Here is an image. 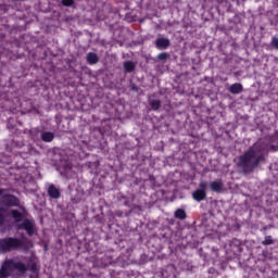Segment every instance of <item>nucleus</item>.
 Masks as SVG:
<instances>
[{
    "instance_id": "27",
    "label": "nucleus",
    "mask_w": 278,
    "mask_h": 278,
    "mask_svg": "<svg viewBox=\"0 0 278 278\" xmlns=\"http://www.w3.org/2000/svg\"><path fill=\"white\" fill-rule=\"evenodd\" d=\"M29 278H38V274H33L29 276Z\"/></svg>"
},
{
    "instance_id": "29",
    "label": "nucleus",
    "mask_w": 278,
    "mask_h": 278,
    "mask_svg": "<svg viewBox=\"0 0 278 278\" xmlns=\"http://www.w3.org/2000/svg\"><path fill=\"white\" fill-rule=\"evenodd\" d=\"M12 1H21V0H12Z\"/></svg>"
},
{
    "instance_id": "7",
    "label": "nucleus",
    "mask_w": 278,
    "mask_h": 278,
    "mask_svg": "<svg viewBox=\"0 0 278 278\" xmlns=\"http://www.w3.org/2000/svg\"><path fill=\"white\" fill-rule=\"evenodd\" d=\"M192 199L193 201L201 203V201H205V199H207V191L197 189L192 192Z\"/></svg>"
},
{
    "instance_id": "23",
    "label": "nucleus",
    "mask_w": 278,
    "mask_h": 278,
    "mask_svg": "<svg viewBox=\"0 0 278 278\" xmlns=\"http://www.w3.org/2000/svg\"><path fill=\"white\" fill-rule=\"evenodd\" d=\"M268 229H273V225L264 226V227L262 228V231H268Z\"/></svg>"
},
{
    "instance_id": "15",
    "label": "nucleus",
    "mask_w": 278,
    "mask_h": 278,
    "mask_svg": "<svg viewBox=\"0 0 278 278\" xmlns=\"http://www.w3.org/2000/svg\"><path fill=\"white\" fill-rule=\"evenodd\" d=\"M149 105L150 108L154 111L157 112V110H160V108H162V101L157 100V99H153L149 101Z\"/></svg>"
},
{
    "instance_id": "17",
    "label": "nucleus",
    "mask_w": 278,
    "mask_h": 278,
    "mask_svg": "<svg viewBox=\"0 0 278 278\" xmlns=\"http://www.w3.org/2000/svg\"><path fill=\"white\" fill-rule=\"evenodd\" d=\"M27 270H30V273H38V264L34 262V260H30L26 266Z\"/></svg>"
},
{
    "instance_id": "24",
    "label": "nucleus",
    "mask_w": 278,
    "mask_h": 278,
    "mask_svg": "<svg viewBox=\"0 0 278 278\" xmlns=\"http://www.w3.org/2000/svg\"><path fill=\"white\" fill-rule=\"evenodd\" d=\"M4 222L5 217L3 216V214H0V226L3 225Z\"/></svg>"
},
{
    "instance_id": "16",
    "label": "nucleus",
    "mask_w": 278,
    "mask_h": 278,
    "mask_svg": "<svg viewBox=\"0 0 278 278\" xmlns=\"http://www.w3.org/2000/svg\"><path fill=\"white\" fill-rule=\"evenodd\" d=\"M11 215L15 223H21V220H23V213H21L18 210L11 211Z\"/></svg>"
},
{
    "instance_id": "26",
    "label": "nucleus",
    "mask_w": 278,
    "mask_h": 278,
    "mask_svg": "<svg viewBox=\"0 0 278 278\" xmlns=\"http://www.w3.org/2000/svg\"><path fill=\"white\" fill-rule=\"evenodd\" d=\"M4 192H5V189L0 188V197H1L2 194H4Z\"/></svg>"
},
{
    "instance_id": "2",
    "label": "nucleus",
    "mask_w": 278,
    "mask_h": 278,
    "mask_svg": "<svg viewBox=\"0 0 278 278\" xmlns=\"http://www.w3.org/2000/svg\"><path fill=\"white\" fill-rule=\"evenodd\" d=\"M25 244H31L27 239L21 240L18 238L9 237L0 239V251L2 253H10V251H16V249H21V247H25Z\"/></svg>"
},
{
    "instance_id": "12",
    "label": "nucleus",
    "mask_w": 278,
    "mask_h": 278,
    "mask_svg": "<svg viewBox=\"0 0 278 278\" xmlns=\"http://www.w3.org/2000/svg\"><path fill=\"white\" fill-rule=\"evenodd\" d=\"M55 138V135L51 131H43L41 134V140L42 142H53V139Z\"/></svg>"
},
{
    "instance_id": "19",
    "label": "nucleus",
    "mask_w": 278,
    "mask_h": 278,
    "mask_svg": "<svg viewBox=\"0 0 278 278\" xmlns=\"http://www.w3.org/2000/svg\"><path fill=\"white\" fill-rule=\"evenodd\" d=\"M61 3L64 8H72V5H75V0H62Z\"/></svg>"
},
{
    "instance_id": "6",
    "label": "nucleus",
    "mask_w": 278,
    "mask_h": 278,
    "mask_svg": "<svg viewBox=\"0 0 278 278\" xmlns=\"http://www.w3.org/2000/svg\"><path fill=\"white\" fill-rule=\"evenodd\" d=\"M20 229H24L28 236H34L36 231L34 222L29 219H24V222L20 225Z\"/></svg>"
},
{
    "instance_id": "28",
    "label": "nucleus",
    "mask_w": 278,
    "mask_h": 278,
    "mask_svg": "<svg viewBox=\"0 0 278 278\" xmlns=\"http://www.w3.org/2000/svg\"><path fill=\"white\" fill-rule=\"evenodd\" d=\"M131 90H138V87H136V85H132Z\"/></svg>"
},
{
    "instance_id": "1",
    "label": "nucleus",
    "mask_w": 278,
    "mask_h": 278,
    "mask_svg": "<svg viewBox=\"0 0 278 278\" xmlns=\"http://www.w3.org/2000/svg\"><path fill=\"white\" fill-rule=\"evenodd\" d=\"M266 153H268V143L258 139L238 157L237 166L243 170L244 175H249L253 173L262 162H266Z\"/></svg>"
},
{
    "instance_id": "18",
    "label": "nucleus",
    "mask_w": 278,
    "mask_h": 278,
    "mask_svg": "<svg viewBox=\"0 0 278 278\" xmlns=\"http://www.w3.org/2000/svg\"><path fill=\"white\" fill-rule=\"evenodd\" d=\"M263 247H269V244H275V240H273L271 236H266L265 240L262 241Z\"/></svg>"
},
{
    "instance_id": "5",
    "label": "nucleus",
    "mask_w": 278,
    "mask_h": 278,
    "mask_svg": "<svg viewBox=\"0 0 278 278\" xmlns=\"http://www.w3.org/2000/svg\"><path fill=\"white\" fill-rule=\"evenodd\" d=\"M210 190L212 192H216L217 194H220L225 190V182H223L222 179L213 180L210 182Z\"/></svg>"
},
{
    "instance_id": "25",
    "label": "nucleus",
    "mask_w": 278,
    "mask_h": 278,
    "mask_svg": "<svg viewBox=\"0 0 278 278\" xmlns=\"http://www.w3.org/2000/svg\"><path fill=\"white\" fill-rule=\"evenodd\" d=\"M269 151H278V147L277 146H270Z\"/></svg>"
},
{
    "instance_id": "10",
    "label": "nucleus",
    "mask_w": 278,
    "mask_h": 278,
    "mask_svg": "<svg viewBox=\"0 0 278 278\" xmlns=\"http://www.w3.org/2000/svg\"><path fill=\"white\" fill-rule=\"evenodd\" d=\"M229 92L231 94H240V92H242V90H244V88L242 87V84L240 83H235L229 87Z\"/></svg>"
},
{
    "instance_id": "9",
    "label": "nucleus",
    "mask_w": 278,
    "mask_h": 278,
    "mask_svg": "<svg viewBox=\"0 0 278 278\" xmlns=\"http://www.w3.org/2000/svg\"><path fill=\"white\" fill-rule=\"evenodd\" d=\"M48 195L50 199H60L62 197V193L60 192V189L55 187V185H50L48 187Z\"/></svg>"
},
{
    "instance_id": "4",
    "label": "nucleus",
    "mask_w": 278,
    "mask_h": 278,
    "mask_svg": "<svg viewBox=\"0 0 278 278\" xmlns=\"http://www.w3.org/2000/svg\"><path fill=\"white\" fill-rule=\"evenodd\" d=\"M1 201L7 207H18V205H21V200H18L16 195L10 193H2Z\"/></svg>"
},
{
    "instance_id": "3",
    "label": "nucleus",
    "mask_w": 278,
    "mask_h": 278,
    "mask_svg": "<svg viewBox=\"0 0 278 278\" xmlns=\"http://www.w3.org/2000/svg\"><path fill=\"white\" fill-rule=\"evenodd\" d=\"M18 270L22 275L27 273V265L23 262H16L14 260H7L0 268V277H10V273Z\"/></svg>"
},
{
    "instance_id": "13",
    "label": "nucleus",
    "mask_w": 278,
    "mask_h": 278,
    "mask_svg": "<svg viewBox=\"0 0 278 278\" xmlns=\"http://www.w3.org/2000/svg\"><path fill=\"white\" fill-rule=\"evenodd\" d=\"M174 216L175 218H178V220H186V218H188V215L184 208H177L174 213Z\"/></svg>"
},
{
    "instance_id": "8",
    "label": "nucleus",
    "mask_w": 278,
    "mask_h": 278,
    "mask_svg": "<svg viewBox=\"0 0 278 278\" xmlns=\"http://www.w3.org/2000/svg\"><path fill=\"white\" fill-rule=\"evenodd\" d=\"M156 49H168L170 47V39L168 38H157L155 40Z\"/></svg>"
},
{
    "instance_id": "11",
    "label": "nucleus",
    "mask_w": 278,
    "mask_h": 278,
    "mask_svg": "<svg viewBox=\"0 0 278 278\" xmlns=\"http://www.w3.org/2000/svg\"><path fill=\"white\" fill-rule=\"evenodd\" d=\"M87 62L91 65L99 64V55L94 52L87 53Z\"/></svg>"
},
{
    "instance_id": "20",
    "label": "nucleus",
    "mask_w": 278,
    "mask_h": 278,
    "mask_svg": "<svg viewBox=\"0 0 278 278\" xmlns=\"http://www.w3.org/2000/svg\"><path fill=\"white\" fill-rule=\"evenodd\" d=\"M157 60L160 62L164 61V60H168V53L166 52H161L159 55H157Z\"/></svg>"
},
{
    "instance_id": "14",
    "label": "nucleus",
    "mask_w": 278,
    "mask_h": 278,
    "mask_svg": "<svg viewBox=\"0 0 278 278\" xmlns=\"http://www.w3.org/2000/svg\"><path fill=\"white\" fill-rule=\"evenodd\" d=\"M124 71L126 73H134V71H136V64L132 61H125Z\"/></svg>"
},
{
    "instance_id": "21",
    "label": "nucleus",
    "mask_w": 278,
    "mask_h": 278,
    "mask_svg": "<svg viewBox=\"0 0 278 278\" xmlns=\"http://www.w3.org/2000/svg\"><path fill=\"white\" fill-rule=\"evenodd\" d=\"M198 190H203V192H207V182L201 181L199 184V189Z\"/></svg>"
},
{
    "instance_id": "22",
    "label": "nucleus",
    "mask_w": 278,
    "mask_h": 278,
    "mask_svg": "<svg viewBox=\"0 0 278 278\" xmlns=\"http://www.w3.org/2000/svg\"><path fill=\"white\" fill-rule=\"evenodd\" d=\"M271 47H274V49L278 50V38L277 37L271 38Z\"/></svg>"
}]
</instances>
